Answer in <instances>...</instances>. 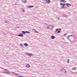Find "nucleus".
Returning <instances> with one entry per match:
<instances>
[{"mask_svg":"<svg viewBox=\"0 0 77 77\" xmlns=\"http://www.w3.org/2000/svg\"><path fill=\"white\" fill-rule=\"evenodd\" d=\"M61 30H62V29H61L60 28V29H56V32H57V31H58L57 32V33H60V32H61Z\"/></svg>","mask_w":77,"mask_h":77,"instance_id":"1","label":"nucleus"},{"mask_svg":"<svg viewBox=\"0 0 77 77\" xmlns=\"http://www.w3.org/2000/svg\"><path fill=\"white\" fill-rule=\"evenodd\" d=\"M4 73H5V74H9L10 73V72H9V71L6 70L5 69V70L4 71Z\"/></svg>","mask_w":77,"mask_h":77,"instance_id":"2","label":"nucleus"},{"mask_svg":"<svg viewBox=\"0 0 77 77\" xmlns=\"http://www.w3.org/2000/svg\"><path fill=\"white\" fill-rule=\"evenodd\" d=\"M47 28L48 29H50V30H51V29H53V26L49 25V26H47Z\"/></svg>","mask_w":77,"mask_h":77,"instance_id":"3","label":"nucleus"},{"mask_svg":"<svg viewBox=\"0 0 77 77\" xmlns=\"http://www.w3.org/2000/svg\"><path fill=\"white\" fill-rule=\"evenodd\" d=\"M27 55L28 56H29V57H31L32 56H33V54H32V53H30L29 54H28Z\"/></svg>","mask_w":77,"mask_h":77,"instance_id":"4","label":"nucleus"},{"mask_svg":"<svg viewBox=\"0 0 77 77\" xmlns=\"http://www.w3.org/2000/svg\"><path fill=\"white\" fill-rule=\"evenodd\" d=\"M17 36H21V37H24V35H23V33L17 35Z\"/></svg>","mask_w":77,"mask_h":77,"instance_id":"5","label":"nucleus"},{"mask_svg":"<svg viewBox=\"0 0 77 77\" xmlns=\"http://www.w3.org/2000/svg\"><path fill=\"white\" fill-rule=\"evenodd\" d=\"M66 5L67 6V7H70L71 6V4H70L69 3H66Z\"/></svg>","mask_w":77,"mask_h":77,"instance_id":"6","label":"nucleus"},{"mask_svg":"<svg viewBox=\"0 0 77 77\" xmlns=\"http://www.w3.org/2000/svg\"><path fill=\"white\" fill-rule=\"evenodd\" d=\"M65 4H63V5L61 7V9H63L65 8Z\"/></svg>","mask_w":77,"mask_h":77,"instance_id":"7","label":"nucleus"},{"mask_svg":"<svg viewBox=\"0 0 77 77\" xmlns=\"http://www.w3.org/2000/svg\"><path fill=\"white\" fill-rule=\"evenodd\" d=\"M33 7H34V6L32 5L27 6V8H33Z\"/></svg>","mask_w":77,"mask_h":77,"instance_id":"8","label":"nucleus"},{"mask_svg":"<svg viewBox=\"0 0 77 77\" xmlns=\"http://www.w3.org/2000/svg\"><path fill=\"white\" fill-rule=\"evenodd\" d=\"M29 45L28 44H27V43H25L24 44V46H25V47H27Z\"/></svg>","mask_w":77,"mask_h":77,"instance_id":"9","label":"nucleus"},{"mask_svg":"<svg viewBox=\"0 0 77 77\" xmlns=\"http://www.w3.org/2000/svg\"><path fill=\"white\" fill-rule=\"evenodd\" d=\"M51 38L52 39H55V36H54L53 35H52L51 37Z\"/></svg>","mask_w":77,"mask_h":77,"instance_id":"10","label":"nucleus"},{"mask_svg":"<svg viewBox=\"0 0 77 77\" xmlns=\"http://www.w3.org/2000/svg\"><path fill=\"white\" fill-rule=\"evenodd\" d=\"M50 2H51V1L50 0H47V3H48V4H49Z\"/></svg>","mask_w":77,"mask_h":77,"instance_id":"11","label":"nucleus"},{"mask_svg":"<svg viewBox=\"0 0 77 77\" xmlns=\"http://www.w3.org/2000/svg\"><path fill=\"white\" fill-rule=\"evenodd\" d=\"M26 67H27V68H29L30 67V65H29V64H28L26 65Z\"/></svg>","mask_w":77,"mask_h":77,"instance_id":"12","label":"nucleus"},{"mask_svg":"<svg viewBox=\"0 0 77 77\" xmlns=\"http://www.w3.org/2000/svg\"><path fill=\"white\" fill-rule=\"evenodd\" d=\"M43 2H44V3H47V0H44Z\"/></svg>","mask_w":77,"mask_h":77,"instance_id":"13","label":"nucleus"},{"mask_svg":"<svg viewBox=\"0 0 77 77\" xmlns=\"http://www.w3.org/2000/svg\"><path fill=\"white\" fill-rule=\"evenodd\" d=\"M66 2V1L64 0H61L60 1V2Z\"/></svg>","mask_w":77,"mask_h":77,"instance_id":"14","label":"nucleus"},{"mask_svg":"<svg viewBox=\"0 0 77 77\" xmlns=\"http://www.w3.org/2000/svg\"><path fill=\"white\" fill-rule=\"evenodd\" d=\"M74 36V35H69V36H68V39H69V36Z\"/></svg>","mask_w":77,"mask_h":77,"instance_id":"15","label":"nucleus"},{"mask_svg":"<svg viewBox=\"0 0 77 77\" xmlns=\"http://www.w3.org/2000/svg\"><path fill=\"white\" fill-rule=\"evenodd\" d=\"M22 32L23 33V34H26V32H25V31H22Z\"/></svg>","mask_w":77,"mask_h":77,"instance_id":"16","label":"nucleus"},{"mask_svg":"<svg viewBox=\"0 0 77 77\" xmlns=\"http://www.w3.org/2000/svg\"><path fill=\"white\" fill-rule=\"evenodd\" d=\"M26 33H29V34L30 33V32L26 31Z\"/></svg>","mask_w":77,"mask_h":77,"instance_id":"17","label":"nucleus"},{"mask_svg":"<svg viewBox=\"0 0 77 77\" xmlns=\"http://www.w3.org/2000/svg\"><path fill=\"white\" fill-rule=\"evenodd\" d=\"M76 68L75 67H73V70H76Z\"/></svg>","mask_w":77,"mask_h":77,"instance_id":"18","label":"nucleus"},{"mask_svg":"<svg viewBox=\"0 0 77 77\" xmlns=\"http://www.w3.org/2000/svg\"><path fill=\"white\" fill-rule=\"evenodd\" d=\"M12 73L13 74H14V75H16L17 74L16 73H15V72H12Z\"/></svg>","mask_w":77,"mask_h":77,"instance_id":"19","label":"nucleus"},{"mask_svg":"<svg viewBox=\"0 0 77 77\" xmlns=\"http://www.w3.org/2000/svg\"><path fill=\"white\" fill-rule=\"evenodd\" d=\"M26 0H23V3H26Z\"/></svg>","mask_w":77,"mask_h":77,"instance_id":"20","label":"nucleus"},{"mask_svg":"<svg viewBox=\"0 0 77 77\" xmlns=\"http://www.w3.org/2000/svg\"><path fill=\"white\" fill-rule=\"evenodd\" d=\"M69 59H68L67 60L68 63H69Z\"/></svg>","mask_w":77,"mask_h":77,"instance_id":"21","label":"nucleus"},{"mask_svg":"<svg viewBox=\"0 0 77 77\" xmlns=\"http://www.w3.org/2000/svg\"><path fill=\"white\" fill-rule=\"evenodd\" d=\"M22 12H25V11L24 10V9H23V10H22Z\"/></svg>","mask_w":77,"mask_h":77,"instance_id":"22","label":"nucleus"},{"mask_svg":"<svg viewBox=\"0 0 77 77\" xmlns=\"http://www.w3.org/2000/svg\"><path fill=\"white\" fill-rule=\"evenodd\" d=\"M20 45L21 47H23V44H20Z\"/></svg>","mask_w":77,"mask_h":77,"instance_id":"23","label":"nucleus"},{"mask_svg":"<svg viewBox=\"0 0 77 77\" xmlns=\"http://www.w3.org/2000/svg\"><path fill=\"white\" fill-rule=\"evenodd\" d=\"M16 75H16V76H18V75H19V74H18L17 73H16Z\"/></svg>","mask_w":77,"mask_h":77,"instance_id":"24","label":"nucleus"},{"mask_svg":"<svg viewBox=\"0 0 77 77\" xmlns=\"http://www.w3.org/2000/svg\"><path fill=\"white\" fill-rule=\"evenodd\" d=\"M33 30H34V32H36V29H33Z\"/></svg>","mask_w":77,"mask_h":77,"instance_id":"25","label":"nucleus"},{"mask_svg":"<svg viewBox=\"0 0 77 77\" xmlns=\"http://www.w3.org/2000/svg\"><path fill=\"white\" fill-rule=\"evenodd\" d=\"M63 5V4L62 3H60V5Z\"/></svg>","mask_w":77,"mask_h":77,"instance_id":"26","label":"nucleus"},{"mask_svg":"<svg viewBox=\"0 0 77 77\" xmlns=\"http://www.w3.org/2000/svg\"><path fill=\"white\" fill-rule=\"evenodd\" d=\"M63 70H64V71H65V69H63L61 70V71H63H63H63Z\"/></svg>","mask_w":77,"mask_h":77,"instance_id":"27","label":"nucleus"},{"mask_svg":"<svg viewBox=\"0 0 77 77\" xmlns=\"http://www.w3.org/2000/svg\"><path fill=\"white\" fill-rule=\"evenodd\" d=\"M8 22V20H5V22L6 23H7Z\"/></svg>","mask_w":77,"mask_h":77,"instance_id":"28","label":"nucleus"},{"mask_svg":"<svg viewBox=\"0 0 77 77\" xmlns=\"http://www.w3.org/2000/svg\"><path fill=\"white\" fill-rule=\"evenodd\" d=\"M19 77H24V76H19Z\"/></svg>","mask_w":77,"mask_h":77,"instance_id":"29","label":"nucleus"},{"mask_svg":"<svg viewBox=\"0 0 77 77\" xmlns=\"http://www.w3.org/2000/svg\"><path fill=\"white\" fill-rule=\"evenodd\" d=\"M66 35H67V33L65 34L64 35V36H66Z\"/></svg>","mask_w":77,"mask_h":77,"instance_id":"30","label":"nucleus"},{"mask_svg":"<svg viewBox=\"0 0 77 77\" xmlns=\"http://www.w3.org/2000/svg\"><path fill=\"white\" fill-rule=\"evenodd\" d=\"M65 73H66V71L65 70Z\"/></svg>","mask_w":77,"mask_h":77,"instance_id":"31","label":"nucleus"},{"mask_svg":"<svg viewBox=\"0 0 77 77\" xmlns=\"http://www.w3.org/2000/svg\"><path fill=\"white\" fill-rule=\"evenodd\" d=\"M35 32H36L37 33H38V32L36 31Z\"/></svg>","mask_w":77,"mask_h":77,"instance_id":"32","label":"nucleus"},{"mask_svg":"<svg viewBox=\"0 0 77 77\" xmlns=\"http://www.w3.org/2000/svg\"><path fill=\"white\" fill-rule=\"evenodd\" d=\"M70 41L71 42H72V41H71V40H70Z\"/></svg>","mask_w":77,"mask_h":77,"instance_id":"33","label":"nucleus"},{"mask_svg":"<svg viewBox=\"0 0 77 77\" xmlns=\"http://www.w3.org/2000/svg\"><path fill=\"white\" fill-rule=\"evenodd\" d=\"M7 54H8V53H7Z\"/></svg>","mask_w":77,"mask_h":77,"instance_id":"34","label":"nucleus"}]
</instances>
